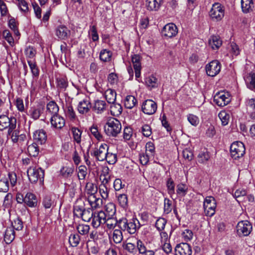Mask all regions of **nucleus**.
Masks as SVG:
<instances>
[{"label":"nucleus","mask_w":255,"mask_h":255,"mask_svg":"<svg viewBox=\"0 0 255 255\" xmlns=\"http://www.w3.org/2000/svg\"><path fill=\"white\" fill-rule=\"evenodd\" d=\"M218 117L223 126L228 125L229 121L230 116L226 111H221L218 114Z\"/></svg>","instance_id":"54"},{"label":"nucleus","mask_w":255,"mask_h":255,"mask_svg":"<svg viewBox=\"0 0 255 255\" xmlns=\"http://www.w3.org/2000/svg\"><path fill=\"white\" fill-rule=\"evenodd\" d=\"M141 109L145 114L153 115L157 110L156 103L152 100H146L142 103Z\"/></svg>","instance_id":"12"},{"label":"nucleus","mask_w":255,"mask_h":255,"mask_svg":"<svg viewBox=\"0 0 255 255\" xmlns=\"http://www.w3.org/2000/svg\"><path fill=\"white\" fill-rule=\"evenodd\" d=\"M112 53L111 51L106 49H102L100 54V59L104 62H108L111 60Z\"/></svg>","instance_id":"42"},{"label":"nucleus","mask_w":255,"mask_h":255,"mask_svg":"<svg viewBox=\"0 0 255 255\" xmlns=\"http://www.w3.org/2000/svg\"><path fill=\"white\" fill-rule=\"evenodd\" d=\"M105 223L109 229H113L117 224H119V221L113 217H107Z\"/></svg>","instance_id":"52"},{"label":"nucleus","mask_w":255,"mask_h":255,"mask_svg":"<svg viewBox=\"0 0 255 255\" xmlns=\"http://www.w3.org/2000/svg\"><path fill=\"white\" fill-rule=\"evenodd\" d=\"M216 207V201L214 197L208 196L205 199L203 207L206 216L209 217L213 216L215 213Z\"/></svg>","instance_id":"7"},{"label":"nucleus","mask_w":255,"mask_h":255,"mask_svg":"<svg viewBox=\"0 0 255 255\" xmlns=\"http://www.w3.org/2000/svg\"><path fill=\"white\" fill-rule=\"evenodd\" d=\"M241 7L242 11L245 13H247L253 11L254 7V3L253 0H242Z\"/></svg>","instance_id":"30"},{"label":"nucleus","mask_w":255,"mask_h":255,"mask_svg":"<svg viewBox=\"0 0 255 255\" xmlns=\"http://www.w3.org/2000/svg\"><path fill=\"white\" fill-rule=\"evenodd\" d=\"M15 232L12 227L6 228L4 236V240L7 244L11 243L15 238Z\"/></svg>","instance_id":"32"},{"label":"nucleus","mask_w":255,"mask_h":255,"mask_svg":"<svg viewBox=\"0 0 255 255\" xmlns=\"http://www.w3.org/2000/svg\"><path fill=\"white\" fill-rule=\"evenodd\" d=\"M24 204L29 207L34 208L36 207L37 204L36 196L32 193H27L25 195Z\"/></svg>","instance_id":"24"},{"label":"nucleus","mask_w":255,"mask_h":255,"mask_svg":"<svg viewBox=\"0 0 255 255\" xmlns=\"http://www.w3.org/2000/svg\"><path fill=\"white\" fill-rule=\"evenodd\" d=\"M11 227L13 228L14 230H21L23 228V223L19 218H17L12 222Z\"/></svg>","instance_id":"64"},{"label":"nucleus","mask_w":255,"mask_h":255,"mask_svg":"<svg viewBox=\"0 0 255 255\" xmlns=\"http://www.w3.org/2000/svg\"><path fill=\"white\" fill-rule=\"evenodd\" d=\"M65 113L67 117L71 121H74L76 118V113L72 106L70 105H67L65 109Z\"/></svg>","instance_id":"41"},{"label":"nucleus","mask_w":255,"mask_h":255,"mask_svg":"<svg viewBox=\"0 0 255 255\" xmlns=\"http://www.w3.org/2000/svg\"><path fill=\"white\" fill-rule=\"evenodd\" d=\"M108 145L106 143H102L99 147L94 152V155L96 158L103 161L106 158V155L108 152Z\"/></svg>","instance_id":"14"},{"label":"nucleus","mask_w":255,"mask_h":255,"mask_svg":"<svg viewBox=\"0 0 255 255\" xmlns=\"http://www.w3.org/2000/svg\"><path fill=\"white\" fill-rule=\"evenodd\" d=\"M142 225L135 218L129 220L123 218L119 221V227L124 231H127L130 234H133L140 228Z\"/></svg>","instance_id":"1"},{"label":"nucleus","mask_w":255,"mask_h":255,"mask_svg":"<svg viewBox=\"0 0 255 255\" xmlns=\"http://www.w3.org/2000/svg\"><path fill=\"white\" fill-rule=\"evenodd\" d=\"M162 0H146L145 6L147 9L150 11H157L159 9Z\"/></svg>","instance_id":"23"},{"label":"nucleus","mask_w":255,"mask_h":255,"mask_svg":"<svg viewBox=\"0 0 255 255\" xmlns=\"http://www.w3.org/2000/svg\"><path fill=\"white\" fill-rule=\"evenodd\" d=\"M94 213L91 208L85 209L80 218L85 222H89L92 219Z\"/></svg>","instance_id":"44"},{"label":"nucleus","mask_w":255,"mask_h":255,"mask_svg":"<svg viewBox=\"0 0 255 255\" xmlns=\"http://www.w3.org/2000/svg\"><path fill=\"white\" fill-rule=\"evenodd\" d=\"M87 174V168L85 165H80L78 167L77 176L79 180L85 179Z\"/></svg>","instance_id":"48"},{"label":"nucleus","mask_w":255,"mask_h":255,"mask_svg":"<svg viewBox=\"0 0 255 255\" xmlns=\"http://www.w3.org/2000/svg\"><path fill=\"white\" fill-rule=\"evenodd\" d=\"M231 156L235 159H237L245 153V147L244 143L241 141L233 142L230 146Z\"/></svg>","instance_id":"8"},{"label":"nucleus","mask_w":255,"mask_h":255,"mask_svg":"<svg viewBox=\"0 0 255 255\" xmlns=\"http://www.w3.org/2000/svg\"><path fill=\"white\" fill-rule=\"evenodd\" d=\"M123 248L128 253L135 254L136 253V246L134 244L130 243H123Z\"/></svg>","instance_id":"55"},{"label":"nucleus","mask_w":255,"mask_h":255,"mask_svg":"<svg viewBox=\"0 0 255 255\" xmlns=\"http://www.w3.org/2000/svg\"><path fill=\"white\" fill-rule=\"evenodd\" d=\"M146 85L149 88H154L158 86V80L153 75H150L145 79Z\"/></svg>","instance_id":"37"},{"label":"nucleus","mask_w":255,"mask_h":255,"mask_svg":"<svg viewBox=\"0 0 255 255\" xmlns=\"http://www.w3.org/2000/svg\"><path fill=\"white\" fill-rule=\"evenodd\" d=\"M176 255H191V246L187 243H181L176 246L175 249Z\"/></svg>","instance_id":"15"},{"label":"nucleus","mask_w":255,"mask_h":255,"mask_svg":"<svg viewBox=\"0 0 255 255\" xmlns=\"http://www.w3.org/2000/svg\"><path fill=\"white\" fill-rule=\"evenodd\" d=\"M107 108V104L105 101L97 100L95 101L93 110L98 114H101L105 112Z\"/></svg>","instance_id":"25"},{"label":"nucleus","mask_w":255,"mask_h":255,"mask_svg":"<svg viewBox=\"0 0 255 255\" xmlns=\"http://www.w3.org/2000/svg\"><path fill=\"white\" fill-rule=\"evenodd\" d=\"M55 34L58 38L65 40L70 35V31L66 26L61 25L56 28Z\"/></svg>","instance_id":"19"},{"label":"nucleus","mask_w":255,"mask_h":255,"mask_svg":"<svg viewBox=\"0 0 255 255\" xmlns=\"http://www.w3.org/2000/svg\"><path fill=\"white\" fill-rule=\"evenodd\" d=\"M73 137L74 140L77 143H80L81 141L82 131L78 128L72 127L71 128Z\"/></svg>","instance_id":"46"},{"label":"nucleus","mask_w":255,"mask_h":255,"mask_svg":"<svg viewBox=\"0 0 255 255\" xmlns=\"http://www.w3.org/2000/svg\"><path fill=\"white\" fill-rule=\"evenodd\" d=\"M89 34L91 36L93 41L95 42L99 40V35L95 25L90 26Z\"/></svg>","instance_id":"59"},{"label":"nucleus","mask_w":255,"mask_h":255,"mask_svg":"<svg viewBox=\"0 0 255 255\" xmlns=\"http://www.w3.org/2000/svg\"><path fill=\"white\" fill-rule=\"evenodd\" d=\"M231 100L230 94L225 91L219 92L214 97V102L220 107L226 106L230 102Z\"/></svg>","instance_id":"9"},{"label":"nucleus","mask_w":255,"mask_h":255,"mask_svg":"<svg viewBox=\"0 0 255 255\" xmlns=\"http://www.w3.org/2000/svg\"><path fill=\"white\" fill-rule=\"evenodd\" d=\"M178 32L177 27L172 23H168L163 28L161 33L162 35L167 38H171L175 36Z\"/></svg>","instance_id":"13"},{"label":"nucleus","mask_w":255,"mask_h":255,"mask_svg":"<svg viewBox=\"0 0 255 255\" xmlns=\"http://www.w3.org/2000/svg\"><path fill=\"white\" fill-rule=\"evenodd\" d=\"M104 128L108 136L116 137L121 131L122 125L120 122L117 119L111 118L108 120Z\"/></svg>","instance_id":"2"},{"label":"nucleus","mask_w":255,"mask_h":255,"mask_svg":"<svg viewBox=\"0 0 255 255\" xmlns=\"http://www.w3.org/2000/svg\"><path fill=\"white\" fill-rule=\"evenodd\" d=\"M90 131L92 134L98 140H100L102 139V135L98 130L97 126L93 125L90 128Z\"/></svg>","instance_id":"62"},{"label":"nucleus","mask_w":255,"mask_h":255,"mask_svg":"<svg viewBox=\"0 0 255 255\" xmlns=\"http://www.w3.org/2000/svg\"><path fill=\"white\" fill-rule=\"evenodd\" d=\"M112 105L110 107L111 113L114 116H118L120 115L123 111L122 106L117 103H111Z\"/></svg>","instance_id":"35"},{"label":"nucleus","mask_w":255,"mask_h":255,"mask_svg":"<svg viewBox=\"0 0 255 255\" xmlns=\"http://www.w3.org/2000/svg\"><path fill=\"white\" fill-rule=\"evenodd\" d=\"M107 215L105 212L100 211L94 212L92 219V225L95 228H98L101 224L106 222Z\"/></svg>","instance_id":"11"},{"label":"nucleus","mask_w":255,"mask_h":255,"mask_svg":"<svg viewBox=\"0 0 255 255\" xmlns=\"http://www.w3.org/2000/svg\"><path fill=\"white\" fill-rule=\"evenodd\" d=\"M33 138L38 144H43L47 140V135L43 129L36 130L33 133Z\"/></svg>","instance_id":"21"},{"label":"nucleus","mask_w":255,"mask_h":255,"mask_svg":"<svg viewBox=\"0 0 255 255\" xmlns=\"http://www.w3.org/2000/svg\"><path fill=\"white\" fill-rule=\"evenodd\" d=\"M16 119L13 117L9 118L5 115L0 116V130H3L8 128V135L11 134L13 129L16 128Z\"/></svg>","instance_id":"3"},{"label":"nucleus","mask_w":255,"mask_h":255,"mask_svg":"<svg viewBox=\"0 0 255 255\" xmlns=\"http://www.w3.org/2000/svg\"><path fill=\"white\" fill-rule=\"evenodd\" d=\"M80 241V238L77 234H72L69 237V243L73 247H77Z\"/></svg>","instance_id":"47"},{"label":"nucleus","mask_w":255,"mask_h":255,"mask_svg":"<svg viewBox=\"0 0 255 255\" xmlns=\"http://www.w3.org/2000/svg\"><path fill=\"white\" fill-rule=\"evenodd\" d=\"M74 172V167L73 165L63 166L60 170V175L64 178H70Z\"/></svg>","instance_id":"29"},{"label":"nucleus","mask_w":255,"mask_h":255,"mask_svg":"<svg viewBox=\"0 0 255 255\" xmlns=\"http://www.w3.org/2000/svg\"><path fill=\"white\" fill-rule=\"evenodd\" d=\"M209 45L213 49H218L222 45V41L219 36L213 35L209 40Z\"/></svg>","instance_id":"33"},{"label":"nucleus","mask_w":255,"mask_h":255,"mask_svg":"<svg viewBox=\"0 0 255 255\" xmlns=\"http://www.w3.org/2000/svg\"><path fill=\"white\" fill-rule=\"evenodd\" d=\"M116 92L111 89H108L105 93V98L107 102L110 104L114 103L116 101Z\"/></svg>","instance_id":"38"},{"label":"nucleus","mask_w":255,"mask_h":255,"mask_svg":"<svg viewBox=\"0 0 255 255\" xmlns=\"http://www.w3.org/2000/svg\"><path fill=\"white\" fill-rule=\"evenodd\" d=\"M252 231V225L247 220L238 222L236 226V232L240 237L249 236Z\"/></svg>","instance_id":"6"},{"label":"nucleus","mask_w":255,"mask_h":255,"mask_svg":"<svg viewBox=\"0 0 255 255\" xmlns=\"http://www.w3.org/2000/svg\"><path fill=\"white\" fill-rule=\"evenodd\" d=\"M113 241L116 244L121 243L123 239V233L120 230H115L113 234Z\"/></svg>","instance_id":"50"},{"label":"nucleus","mask_w":255,"mask_h":255,"mask_svg":"<svg viewBox=\"0 0 255 255\" xmlns=\"http://www.w3.org/2000/svg\"><path fill=\"white\" fill-rule=\"evenodd\" d=\"M118 201L120 205L123 208L128 206V196L125 194H119L118 196Z\"/></svg>","instance_id":"51"},{"label":"nucleus","mask_w":255,"mask_h":255,"mask_svg":"<svg viewBox=\"0 0 255 255\" xmlns=\"http://www.w3.org/2000/svg\"><path fill=\"white\" fill-rule=\"evenodd\" d=\"M90 227L89 225L80 224L77 227V230L79 234L82 235H86L89 232Z\"/></svg>","instance_id":"60"},{"label":"nucleus","mask_w":255,"mask_h":255,"mask_svg":"<svg viewBox=\"0 0 255 255\" xmlns=\"http://www.w3.org/2000/svg\"><path fill=\"white\" fill-rule=\"evenodd\" d=\"M116 212L115 204L110 203L106 206V214L107 217H113Z\"/></svg>","instance_id":"49"},{"label":"nucleus","mask_w":255,"mask_h":255,"mask_svg":"<svg viewBox=\"0 0 255 255\" xmlns=\"http://www.w3.org/2000/svg\"><path fill=\"white\" fill-rule=\"evenodd\" d=\"M210 158V156L208 151H202L198 155V162L203 164L206 163Z\"/></svg>","instance_id":"53"},{"label":"nucleus","mask_w":255,"mask_h":255,"mask_svg":"<svg viewBox=\"0 0 255 255\" xmlns=\"http://www.w3.org/2000/svg\"><path fill=\"white\" fill-rule=\"evenodd\" d=\"M131 61L134 69L136 79L139 81L138 78L140 76L141 63L140 56L137 54L134 55L132 56Z\"/></svg>","instance_id":"18"},{"label":"nucleus","mask_w":255,"mask_h":255,"mask_svg":"<svg viewBox=\"0 0 255 255\" xmlns=\"http://www.w3.org/2000/svg\"><path fill=\"white\" fill-rule=\"evenodd\" d=\"M50 123L53 128L60 129L64 127L65 120L63 117L57 114L51 117Z\"/></svg>","instance_id":"16"},{"label":"nucleus","mask_w":255,"mask_h":255,"mask_svg":"<svg viewBox=\"0 0 255 255\" xmlns=\"http://www.w3.org/2000/svg\"><path fill=\"white\" fill-rule=\"evenodd\" d=\"M97 188L95 185L92 182H88L85 187V195L86 196L91 195H94L97 193Z\"/></svg>","instance_id":"40"},{"label":"nucleus","mask_w":255,"mask_h":255,"mask_svg":"<svg viewBox=\"0 0 255 255\" xmlns=\"http://www.w3.org/2000/svg\"><path fill=\"white\" fill-rule=\"evenodd\" d=\"M39 149L36 142L33 143L27 147V151L30 156L35 157L39 153Z\"/></svg>","instance_id":"43"},{"label":"nucleus","mask_w":255,"mask_h":255,"mask_svg":"<svg viewBox=\"0 0 255 255\" xmlns=\"http://www.w3.org/2000/svg\"><path fill=\"white\" fill-rule=\"evenodd\" d=\"M56 86L58 90L65 91L68 86L67 78L65 76H60L56 78Z\"/></svg>","instance_id":"26"},{"label":"nucleus","mask_w":255,"mask_h":255,"mask_svg":"<svg viewBox=\"0 0 255 255\" xmlns=\"http://www.w3.org/2000/svg\"><path fill=\"white\" fill-rule=\"evenodd\" d=\"M91 107L92 105L89 99L86 98L79 103L77 109L79 113L86 114L90 111Z\"/></svg>","instance_id":"17"},{"label":"nucleus","mask_w":255,"mask_h":255,"mask_svg":"<svg viewBox=\"0 0 255 255\" xmlns=\"http://www.w3.org/2000/svg\"><path fill=\"white\" fill-rule=\"evenodd\" d=\"M27 174L31 183H35L38 180L40 182L43 181L44 172L41 168L30 167L27 170Z\"/></svg>","instance_id":"5"},{"label":"nucleus","mask_w":255,"mask_h":255,"mask_svg":"<svg viewBox=\"0 0 255 255\" xmlns=\"http://www.w3.org/2000/svg\"><path fill=\"white\" fill-rule=\"evenodd\" d=\"M9 189V183L8 179L5 178H2L0 180V192H7Z\"/></svg>","instance_id":"57"},{"label":"nucleus","mask_w":255,"mask_h":255,"mask_svg":"<svg viewBox=\"0 0 255 255\" xmlns=\"http://www.w3.org/2000/svg\"><path fill=\"white\" fill-rule=\"evenodd\" d=\"M209 16L214 21H219L222 19L225 15V9L220 3H214L209 12Z\"/></svg>","instance_id":"4"},{"label":"nucleus","mask_w":255,"mask_h":255,"mask_svg":"<svg viewBox=\"0 0 255 255\" xmlns=\"http://www.w3.org/2000/svg\"><path fill=\"white\" fill-rule=\"evenodd\" d=\"M246 195V190L244 189L240 188L235 191V193L233 194V196L236 199L237 201L240 203L242 201L240 198L242 197H244Z\"/></svg>","instance_id":"58"},{"label":"nucleus","mask_w":255,"mask_h":255,"mask_svg":"<svg viewBox=\"0 0 255 255\" xmlns=\"http://www.w3.org/2000/svg\"><path fill=\"white\" fill-rule=\"evenodd\" d=\"M136 247L138 249L139 254L141 255H145L148 252L149 250L147 247H146L144 243L140 240H138L136 242Z\"/></svg>","instance_id":"45"},{"label":"nucleus","mask_w":255,"mask_h":255,"mask_svg":"<svg viewBox=\"0 0 255 255\" xmlns=\"http://www.w3.org/2000/svg\"><path fill=\"white\" fill-rule=\"evenodd\" d=\"M166 220L163 218H158L155 223V227L159 231L164 230L166 224Z\"/></svg>","instance_id":"61"},{"label":"nucleus","mask_w":255,"mask_h":255,"mask_svg":"<svg viewBox=\"0 0 255 255\" xmlns=\"http://www.w3.org/2000/svg\"><path fill=\"white\" fill-rule=\"evenodd\" d=\"M136 103L137 100L133 96L128 95L125 98V106L127 109H132L136 105Z\"/></svg>","instance_id":"36"},{"label":"nucleus","mask_w":255,"mask_h":255,"mask_svg":"<svg viewBox=\"0 0 255 255\" xmlns=\"http://www.w3.org/2000/svg\"><path fill=\"white\" fill-rule=\"evenodd\" d=\"M85 209V208L84 207V203L82 200H77L75 205L74 206L73 212L74 216L80 218Z\"/></svg>","instance_id":"28"},{"label":"nucleus","mask_w":255,"mask_h":255,"mask_svg":"<svg viewBox=\"0 0 255 255\" xmlns=\"http://www.w3.org/2000/svg\"><path fill=\"white\" fill-rule=\"evenodd\" d=\"M188 191V187L186 184L181 183L177 185L176 193L179 196L184 197Z\"/></svg>","instance_id":"39"},{"label":"nucleus","mask_w":255,"mask_h":255,"mask_svg":"<svg viewBox=\"0 0 255 255\" xmlns=\"http://www.w3.org/2000/svg\"><path fill=\"white\" fill-rule=\"evenodd\" d=\"M87 201L92 209L99 208L103 203V200L97 197L96 194L86 196Z\"/></svg>","instance_id":"20"},{"label":"nucleus","mask_w":255,"mask_h":255,"mask_svg":"<svg viewBox=\"0 0 255 255\" xmlns=\"http://www.w3.org/2000/svg\"><path fill=\"white\" fill-rule=\"evenodd\" d=\"M44 111L43 107L41 106H38L36 107H33L29 110L30 117L34 120L38 119L42 113Z\"/></svg>","instance_id":"31"},{"label":"nucleus","mask_w":255,"mask_h":255,"mask_svg":"<svg viewBox=\"0 0 255 255\" xmlns=\"http://www.w3.org/2000/svg\"><path fill=\"white\" fill-rule=\"evenodd\" d=\"M168 193L172 196L175 193V184L171 178H169L166 182Z\"/></svg>","instance_id":"56"},{"label":"nucleus","mask_w":255,"mask_h":255,"mask_svg":"<svg viewBox=\"0 0 255 255\" xmlns=\"http://www.w3.org/2000/svg\"><path fill=\"white\" fill-rule=\"evenodd\" d=\"M59 110V107L56 102L54 101H51L47 104L46 114L51 115V117L54 116L58 114Z\"/></svg>","instance_id":"27"},{"label":"nucleus","mask_w":255,"mask_h":255,"mask_svg":"<svg viewBox=\"0 0 255 255\" xmlns=\"http://www.w3.org/2000/svg\"><path fill=\"white\" fill-rule=\"evenodd\" d=\"M146 152L147 154L153 156L155 153V147L153 142H147L145 145Z\"/></svg>","instance_id":"63"},{"label":"nucleus","mask_w":255,"mask_h":255,"mask_svg":"<svg viewBox=\"0 0 255 255\" xmlns=\"http://www.w3.org/2000/svg\"><path fill=\"white\" fill-rule=\"evenodd\" d=\"M42 205L45 209H50L54 208L56 206V203L51 196L46 195L43 199Z\"/></svg>","instance_id":"34"},{"label":"nucleus","mask_w":255,"mask_h":255,"mask_svg":"<svg viewBox=\"0 0 255 255\" xmlns=\"http://www.w3.org/2000/svg\"><path fill=\"white\" fill-rule=\"evenodd\" d=\"M247 87L250 90L255 91V73L251 72L244 77Z\"/></svg>","instance_id":"22"},{"label":"nucleus","mask_w":255,"mask_h":255,"mask_svg":"<svg viewBox=\"0 0 255 255\" xmlns=\"http://www.w3.org/2000/svg\"><path fill=\"white\" fill-rule=\"evenodd\" d=\"M221 68V65L220 62L217 60H213L206 65V73L209 76L214 77L219 74Z\"/></svg>","instance_id":"10"}]
</instances>
